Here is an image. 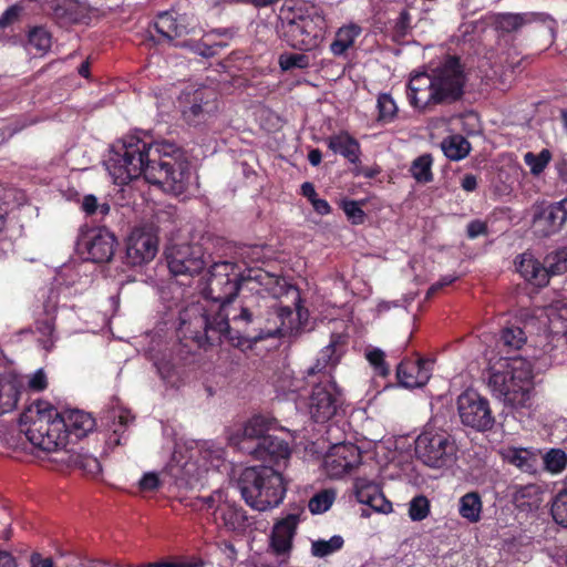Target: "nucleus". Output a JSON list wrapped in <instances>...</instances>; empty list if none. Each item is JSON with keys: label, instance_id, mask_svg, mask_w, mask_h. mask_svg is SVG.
<instances>
[{"label": "nucleus", "instance_id": "47", "mask_svg": "<svg viewBox=\"0 0 567 567\" xmlns=\"http://www.w3.org/2000/svg\"><path fill=\"white\" fill-rule=\"evenodd\" d=\"M551 159V153L544 148L538 154L527 152L524 155L525 164L530 168V173L535 176L544 172Z\"/></svg>", "mask_w": 567, "mask_h": 567}, {"label": "nucleus", "instance_id": "62", "mask_svg": "<svg viewBox=\"0 0 567 567\" xmlns=\"http://www.w3.org/2000/svg\"><path fill=\"white\" fill-rule=\"evenodd\" d=\"M208 32H216L215 34V41L225 43V48L229 47L231 40L234 39L236 34V30L234 28H216L212 29Z\"/></svg>", "mask_w": 567, "mask_h": 567}, {"label": "nucleus", "instance_id": "6", "mask_svg": "<svg viewBox=\"0 0 567 567\" xmlns=\"http://www.w3.org/2000/svg\"><path fill=\"white\" fill-rule=\"evenodd\" d=\"M243 281H246L245 276H241L236 264L230 261L216 262L210 267L205 289V297L212 303L197 302L190 306L202 308L204 317L209 320V326H213V319H216L217 315L229 313V305L237 297Z\"/></svg>", "mask_w": 567, "mask_h": 567}, {"label": "nucleus", "instance_id": "48", "mask_svg": "<svg viewBox=\"0 0 567 567\" xmlns=\"http://www.w3.org/2000/svg\"><path fill=\"white\" fill-rule=\"evenodd\" d=\"M545 468L553 473L558 474L567 466V454L560 449H551L544 455Z\"/></svg>", "mask_w": 567, "mask_h": 567}, {"label": "nucleus", "instance_id": "13", "mask_svg": "<svg viewBox=\"0 0 567 567\" xmlns=\"http://www.w3.org/2000/svg\"><path fill=\"white\" fill-rule=\"evenodd\" d=\"M343 404V395L334 380L324 375L312 388L308 400V410L311 419L317 423H324L337 415Z\"/></svg>", "mask_w": 567, "mask_h": 567}, {"label": "nucleus", "instance_id": "46", "mask_svg": "<svg viewBox=\"0 0 567 567\" xmlns=\"http://www.w3.org/2000/svg\"><path fill=\"white\" fill-rule=\"evenodd\" d=\"M35 330L41 334L40 342L47 351H51L54 347L55 324L54 319L45 317L35 321Z\"/></svg>", "mask_w": 567, "mask_h": 567}, {"label": "nucleus", "instance_id": "1", "mask_svg": "<svg viewBox=\"0 0 567 567\" xmlns=\"http://www.w3.org/2000/svg\"><path fill=\"white\" fill-rule=\"evenodd\" d=\"M106 169L117 185H127L141 176L163 190L183 194L188 185L190 163L173 142H146L131 135L112 145Z\"/></svg>", "mask_w": 567, "mask_h": 567}, {"label": "nucleus", "instance_id": "10", "mask_svg": "<svg viewBox=\"0 0 567 567\" xmlns=\"http://www.w3.org/2000/svg\"><path fill=\"white\" fill-rule=\"evenodd\" d=\"M178 106L188 125H200L217 112V93L208 86H186L178 96Z\"/></svg>", "mask_w": 567, "mask_h": 567}, {"label": "nucleus", "instance_id": "22", "mask_svg": "<svg viewBox=\"0 0 567 567\" xmlns=\"http://www.w3.org/2000/svg\"><path fill=\"white\" fill-rule=\"evenodd\" d=\"M245 279L246 281L256 282L275 299L291 295L292 303L301 302L299 290L295 286L288 284L287 280L281 276L271 274L261 268H255L248 269Z\"/></svg>", "mask_w": 567, "mask_h": 567}, {"label": "nucleus", "instance_id": "11", "mask_svg": "<svg viewBox=\"0 0 567 567\" xmlns=\"http://www.w3.org/2000/svg\"><path fill=\"white\" fill-rule=\"evenodd\" d=\"M308 310L300 303H293V308L277 301L264 316L262 340L267 338H281L296 334L301 329L303 317Z\"/></svg>", "mask_w": 567, "mask_h": 567}, {"label": "nucleus", "instance_id": "40", "mask_svg": "<svg viewBox=\"0 0 567 567\" xmlns=\"http://www.w3.org/2000/svg\"><path fill=\"white\" fill-rule=\"evenodd\" d=\"M433 157L431 154H422L416 157L410 167L412 177L421 184L431 183L434 178L432 173Z\"/></svg>", "mask_w": 567, "mask_h": 567}, {"label": "nucleus", "instance_id": "51", "mask_svg": "<svg viewBox=\"0 0 567 567\" xmlns=\"http://www.w3.org/2000/svg\"><path fill=\"white\" fill-rule=\"evenodd\" d=\"M279 65L282 71L309 68L310 59L303 53H282L279 56Z\"/></svg>", "mask_w": 567, "mask_h": 567}, {"label": "nucleus", "instance_id": "61", "mask_svg": "<svg viewBox=\"0 0 567 567\" xmlns=\"http://www.w3.org/2000/svg\"><path fill=\"white\" fill-rule=\"evenodd\" d=\"M140 489L145 492H153L159 488L161 480L156 473H146L140 480Z\"/></svg>", "mask_w": 567, "mask_h": 567}, {"label": "nucleus", "instance_id": "30", "mask_svg": "<svg viewBox=\"0 0 567 567\" xmlns=\"http://www.w3.org/2000/svg\"><path fill=\"white\" fill-rule=\"evenodd\" d=\"M515 266L522 277L537 287L548 285V272H546L544 262L536 259L530 252H523L515 259Z\"/></svg>", "mask_w": 567, "mask_h": 567}, {"label": "nucleus", "instance_id": "36", "mask_svg": "<svg viewBox=\"0 0 567 567\" xmlns=\"http://www.w3.org/2000/svg\"><path fill=\"white\" fill-rule=\"evenodd\" d=\"M21 389L22 385L18 379L0 374V415L17 408Z\"/></svg>", "mask_w": 567, "mask_h": 567}, {"label": "nucleus", "instance_id": "12", "mask_svg": "<svg viewBox=\"0 0 567 567\" xmlns=\"http://www.w3.org/2000/svg\"><path fill=\"white\" fill-rule=\"evenodd\" d=\"M165 259L171 275L190 279L206 268L205 250L199 244H172L166 247Z\"/></svg>", "mask_w": 567, "mask_h": 567}, {"label": "nucleus", "instance_id": "49", "mask_svg": "<svg viewBox=\"0 0 567 567\" xmlns=\"http://www.w3.org/2000/svg\"><path fill=\"white\" fill-rule=\"evenodd\" d=\"M216 32H206L202 40L196 44L195 52L205 58H212L225 49V43L215 41Z\"/></svg>", "mask_w": 567, "mask_h": 567}, {"label": "nucleus", "instance_id": "29", "mask_svg": "<svg viewBox=\"0 0 567 567\" xmlns=\"http://www.w3.org/2000/svg\"><path fill=\"white\" fill-rule=\"evenodd\" d=\"M61 416L65 424L63 432L66 434V445L85 437L95 427L93 416L81 410H68L61 412Z\"/></svg>", "mask_w": 567, "mask_h": 567}, {"label": "nucleus", "instance_id": "26", "mask_svg": "<svg viewBox=\"0 0 567 567\" xmlns=\"http://www.w3.org/2000/svg\"><path fill=\"white\" fill-rule=\"evenodd\" d=\"M269 423V420L262 415L252 416L243 429L230 435L229 444L244 453V445L254 447L255 444L257 445L261 441V437L268 435Z\"/></svg>", "mask_w": 567, "mask_h": 567}, {"label": "nucleus", "instance_id": "19", "mask_svg": "<svg viewBox=\"0 0 567 567\" xmlns=\"http://www.w3.org/2000/svg\"><path fill=\"white\" fill-rule=\"evenodd\" d=\"M566 223L567 198L538 206L534 213V228L540 237H550L558 234Z\"/></svg>", "mask_w": 567, "mask_h": 567}, {"label": "nucleus", "instance_id": "37", "mask_svg": "<svg viewBox=\"0 0 567 567\" xmlns=\"http://www.w3.org/2000/svg\"><path fill=\"white\" fill-rule=\"evenodd\" d=\"M505 460L524 473L535 474L537 472L538 456L528 449H509Z\"/></svg>", "mask_w": 567, "mask_h": 567}, {"label": "nucleus", "instance_id": "35", "mask_svg": "<svg viewBox=\"0 0 567 567\" xmlns=\"http://www.w3.org/2000/svg\"><path fill=\"white\" fill-rule=\"evenodd\" d=\"M355 495L360 503L367 504L379 512H386L391 504L384 498L377 484L365 480L355 482Z\"/></svg>", "mask_w": 567, "mask_h": 567}, {"label": "nucleus", "instance_id": "24", "mask_svg": "<svg viewBox=\"0 0 567 567\" xmlns=\"http://www.w3.org/2000/svg\"><path fill=\"white\" fill-rule=\"evenodd\" d=\"M299 523L300 513H289L274 524L270 546L277 555H286L291 551Z\"/></svg>", "mask_w": 567, "mask_h": 567}, {"label": "nucleus", "instance_id": "52", "mask_svg": "<svg viewBox=\"0 0 567 567\" xmlns=\"http://www.w3.org/2000/svg\"><path fill=\"white\" fill-rule=\"evenodd\" d=\"M28 42L39 52H47L52 44L51 34L43 27H34L29 31Z\"/></svg>", "mask_w": 567, "mask_h": 567}, {"label": "nucleus", "instance_id": "55", "mask_svg": "<svg viewBox=\"0 0 567 567\" xmlns=\"http://www.w3.org/2000/svg\"><path fill=\"white\" fill-rule=\"evenodd\" d=\"M542 488L537 484H527L520 486L515 493V499L520 502V505H536L540 501Z\"/></svg>", "mask_w": 567, "mask_h": 567}, {"label": "nucleus", "instance_id": "7", "mask_svg": "<svg viewBox=\"0 0 567 567\" xmlns=\"http://www.w3.org/2000/svg\"><path fill=\"white\" fill-rule=\"evenodd\" d=\"M328 21L316 7L298 9L282 23V38L292 49L312 51L326 39Z\"/></svg>", "mask_w": 567, "mask_h": 567}, {"label": "nucleus", "instance_id": "8", "mask_svg": "<svg viewBox=\"0 0 567 567\" xmlns=\"http://www.w3.org/2000/svg\"><path fill=\"white\" fill-rule=\"evenodd\" d=\"M414 445L416 460L431 468H449L457 460L456 441L444 429L425 425Z\"/></svg>", "mask_w": 567, "mask_h": 567}, {"label": "nucleus", "instance_id": "33", "mask_svg": "<svg viewBox=\"0 0 567 567\" xmlns=\"http://www.w3.org/2000/svg\"><path fill=\"white\" fill-rule=\"evenodd\" d=\"M327 146L334 154L342 155L351 164L360 162L361 146L358 140L347 131H341L326 140Z\"/></svg>", "mask_w": 567, "mask_h": 567}, {"label": "nucleus", "instance_id": "57", "mask_svg": "<svg viewBox=\"0 0 567 567\" xmlns=\"http://www.w3.org/2000/svg\"><path fill=\"white\" fill-rule=\"evenodd\" d=\"M333 499V493L329 491L320 492L310 498L309 509L312 514L324 513L331 507Z\"/></svg>", "mask_w": 567, "mask_h": 567}, {"label": "nucleus", "instance_id": "59", "mask_svg": "<svg viewBox=\"0 0 567 567\" xmlns=\"http://www.w3.org/2000/svg\"><path fill=\"white\" fill-rule=\"evenodd\" d=\"M48 388L47 374L42 369L35 371L28 380V389L33 392H42Z\"/></svg>", "mask_w": 567, "mask_h": 567}, {"label": "nucleus", "instance_id": "20", "mask_svg": "<svg viewBox=\"0 0 567 567\" xmlns=\"http://www.w3.org/2000/svg\"><path fill=\"white\" fill-rule=\"evenodd\" d=\"M243 447L244 453L251 455L256 460L264 461L272 467L280 466L281 462L286 466L291 455L289 443L270 434L261 437V441L257 445L255 444L254 447L251 445H244Z\"/></svg>", "mask_w": 567, "mask_h": 567}, {"label": "nucleus", "instance_id": "4", "mask_svg": "<svg viewBox=\"0 0 567 567\" xmlns=\"http://www.w3.org/2000/svg\"><path fill=\"white\" fill-rule=\"evenodd\" d=\"M238 488L246 504L258 512L278 507L287 493L281 472L269 465L246 467L238 478Z\"/></svg>", "mask_w": 567, "mask_h": 567}, {"label": "nucleus", "instance_id": "41", "mask_svg": "<svg viewBox=\"0 0 567 567\" xmlns=\"http://www.w3.org/2000/svg\"><path fill=\"white\" fill-rule=\"evenodd\" d=\"M544 266L548 272V279L567 272V247L547 254L544 258Z\"/></svg>", "mask_w": 567, "mask_h": 567}, {"label": "nucleus", "instance_id": "15", "mask_svg": "<svg viewBox=\"0 0 567 567\" xmlns=\"http://www.w3.org/2000/svg\"><path fill=\"white\" fill-rule=\"evenodd\" d=\"M433 74L420 72L412 74L406 84V97L410 105L421 114L433 112L439 106Z\"/></svg>", "mask_w": 567, "mask_h": 567}, {"label": "nucleus", "instance_id": "63", "mask_svg": "<svg viewBox=\"0 0 567 567\" xmlns=\"http://www.w3.org/2000/svg\"><path fill=\"white\" fill-rule=\"evenodd\" d=\"M457 278L452 275H447L442 277L437 282L433 284L426 293V297L430 298L434 296L436 292H439L442 288L447 287L452 285Z\"/></svg>", "mask_w": 567, "mask_h": 567}, {"label": "nucleus", "instance_id": "45", "mask_svg": "<svg viewBox=\"0 0 567 567\" xmlns=\"http://www.w3.org/2000/svg\"><path fill=\"white\" fill-rule=\"evenodd\" d=\"M498 342L503 348L518 350L526 342V334L519 327L504 328L501 332Z\"/></svg>", "mask_w": 567, "mask_h": 567}, {"label": "nucleus", "instance_id": "34", "mask_svg": "<svg viewBox=\"0 0 567 567\" xmlns=\"http://www.w3.org/2000/svg\"><path fill=\"white\" fill-rule=\"evenodd\" d=\"M338 341L332 339L318 354L316 363L308 370L309 374L320 373V380H324V375L333 380L331 372L340 362L341 353L338 352Z\"/></svg>", "mask_w": 567, "mask_h": 567}, {"label": "nucleus", "instance_id": "5", "mask_svg": "<svg viewBox=\"0 0 567 567\" xmlns=\"http://www.w3.org/2000/svg\"><path fill=\"white\" fill-rule=\"evenodd\" d=\"M61 412L51 403L38 400L24 409L20 415L21 431L37 449L52 452L66 446Z\"/></svg>", "mask_w": 567, "mask_h": 567}, {"label": "nucleus", "instance_id": "25", "mask_svg": "<svg viewBox=\"0 0 567 567\" xmlns=\"http://www.w3.org/2000/svg\"><path fill=\"white\" fill-rule=\"evenodd\" d=\"M115 236L105 228L92 229L85 237V248L93 262H109L115 251Z\"/></svg>", "mask_w": 567, "mask_h": 567}, {"label": "nucleus", "instance_id": "16", "mask_svg": "<svg viewBox=\"0 0 567 567\" xmlns=\"http://www.w3.org/2000/svg\"><path fill=\"white\" fill-rule=\"evenodd\" d=\"M360 449L353 443H339L330 447L323 458V466L331 478H340L361 464Z\"/></svg>", "mask_w": 567, "mask_h": 567}, {"label": "nucleus", "instance_id": "60", "mask_svg": "<svg viewBox=\"0 0 567 567\" xmlns=\"http://www.w3.org/2000/svg\"><path fill=\"white\" fill-rule=\"evenodd\" d=\"M488 234V226L486 221L481 219H473L467 224L466 236L468 239H475L480 236H486Z\"/></svg>", "mask_w": 567, "mask_h": 567}, {"label": "nucleus", "instance_id": "31", "mask_svg": "<svg viewBox=\"0 0 567 567\" xmlns=\"http://www.w3.org/2000/svg\"><path fill=\"white\" fill-rule=\"evenodd\" d=\"M154 28L159 34L158 41L172 42L188 33L185 19L176 17L169 11H164L156 16Z\"/></svg>", "mask_w": 567, "mask_h": 567}, {"label": "nucleus", "instance_id": "58", "mask_svg": "<svg viewBox=\"0 0 567 567\" xmlns=\"http://www.w3.org/2000/svg\"><path fill=\"white\" fill-rule=\"evenodd\" d=\"M341 207L352 225H362L364 223L367 215L358 202L346 199L342 202Z\"/></svg>", "mask_w": 567, "mask_h": 567}, {"label": "nucleus", "instance_id": "32", "mask_svg": "<svg viewBox=\"0 0 567 567\" xmlns=\"http://www.w3.org/2000/svg\"><path fill=\"white\" fill-rule=\"evenodd\" d=\"M362 28L355 23L340 27L329 45V51L334 58L347 59L349 51L354 48L355 40L361 35Z\"/></svg>", "mask_w": 567, "mask_h": 567}, {"label": "nucleus", "instance_id": "50", "mask_svg": "<svg viewBox=\"0 0 567 567\" xmlns=\"http://www.w3.org/2000/svg\"><path fill=\"white\" fill-rule=\"evenodd\" d=\"M365 358L377 375L386 378L390 374V365L385 361V353L381 349L373 348L368 350Z\"/></svg>", "mask_w": 567, "mask_h": 567}, {"label": "nucleus", "instance_id": "38", "mask_svg": "<svg viewBox=\"0 0 567 567\" xmlns=\"http://www.w3.org/2000/svg\"><path fill=\"white\" fill-rule=\"evenodd\" d=\"M483 502L478 492H468L458 501V514L471 524L482 518Z\"/></svg>", "mask_w": 567, "mask_h": 567}, {"label": "nucleus", "instance_id": "64", "mask_svg": "<svg viewBox=\"0 0 567 567\" xmlns=\"http://www.w3.org/2000/svg\"><path fill=\"white\" fill-rule=\"evenodd\" d=\"M127 567H189L185 563L177 561H154L146 564H130Z\"/></svg>", "mask_w": 567, "mask_h": 567}, {"label": "nucleus", "instance_id": "56", "mask_svg": "<svg viewBox=\"0 0 567 567\" xmlns=\"http://www.w3.org/2000/svg\"><path fill=\"white\" fill-rule=\"evenodd\" d=\"M430 513V502L423 496L419 495L412 498L409 507V516L414 522L423 520Z\"/></svg>", "mask_w": 567, "mask_h": 567}, {"label": "nucleus", "instance_id": "9", "mask_svg": "<svg viewBox=\"0 0 567 567\" xmlns=\"http://www.w3.org/2000/svg\"><path fill=\"white\" fill-rule=\"evenodd\" d=\"M432 74L439 105L453 104L463 97L466 75L458 56L447 55Z\"/></svg>", "mask_w": 567, "mask_h": 567}, {"label": "nucleus", "instance_id": "14", "mask_svg": "<svg viewBox=\"0 0 567 567\" xmlns=\"http://www.w3.org/2000/svg\"><path fill=\"white\" fill-rule=\"evenodd\" d=\"M457 411L462 424L478 432L489 431L495 424L489 401L474 390H465L458 395Z\"/></svg>", "mask_w": 567, "mask_h": 567}, {"label": "nucleus", "instance_id": "3", "mask_svg": "<svg viewBox=\"0 0 567 567\" xmlns=\"http://www.w3.org/2000/svg\"><path fill=\"white\" fill-rule=\"evenodd\" d=\"M488 388L504 405L526 408L534 390L530 362L520 357L502 358L489 368Z\"/></svg>", "mask_w": 567, "mask_h": 567}, {"label": "nucleus", "instance_id": "18", "mask_svg": "<svg viewBox=\"0 0 567 567\" xmlns=\"http://www.w3.org/2000/svg\"><path fill=\"white\" fill-rule=\"evenodd\" d=\"M48 13L61 28L89 24L91 21L90 7L79 0H51L47 4Z\"/></svg>", "mask_w": 567, "mask_h": 567}, {"label": "nucleus", "instance_id": "43", "mask_svg": "<svg viewBox=\"0 0 567 567\" xmlns=\"http://www.w3.org/2000/svg\"><path fill=\"white\" fill-rule=\"evenodd\" d=\"M378 121L392 123L398 116V105L390 93H380L377 100Z\"/></svg>", "mask_w": 567, "mask_h": 567}, {"label": "nucleus", "instance_id": "53", "mask_svg": "<svg viewBox=\"0 0 567 567\" xmlns=\"http://www.w3.org/2000/svg\"><path fill=\"white\" fill-rule=\"evenodd\" d=\"M550 512L558 525L567 527V489L560 491L555 496Z\"/></svg>", "mask_w": 567, "mask_h": 567}, {"label": "nucleus", "instance_id": "27", "mask_svg": "<svg viewBox=\"0 0 567 567\" xmlns=\"http://www.w3.org/2000/svg\"><path fill=\"white\" fill-rule=\"evenodd\" d=\"M269 423V420L262 415L252 416L243 429L230 435L229 444L244 453V445L254 447L255 444L257 445L261 441V437L268 435Z\"/></svg>", "mask_w": 567, "mask_h": 567}, {"label": "nucleus", "instance_id": "39", "mask_svg": "<svg viewBox=\"0 0 567 567\" xmlns=\"http://www.w3.org/2000/svg\"><path fill=\"white\" fill-rule=\"evenodd\" d=\"M442 151L449 159L461 161L468 155L471 144L464 136L454 134L443 140Z\"/></svg>", "mask_w": 567, "mask_h": 567}, {"label": "nucleus", "instance_id": "2", "mask_svg": "<svg viewBox=\"0 0 567 567\" xmlns=\"http://www.w3.org/2000/svg\"><path fill=\"white\" fill-rule=\"evenodd\" d=\"M204 310L197 306H187L179 313L178 333L206 349L227 341L239 349L251 348L262 340L264 316L256 315L247 307H241L239 313L217 315L213 326L204 317Z\"/></svg>", "mask_w": 567, "mask_h": 567}, {"label": "nucleus", "instance_id": "44", "mask_svg": "<svg viewBox=\"0 0 567 567\" xmlns=\"http://www.w3.org/2000/svg\"><path fill=\"white\" fill-rule=\"evenodd\" d=\"M344 540L340 535L332 536L329 540L318 539L311 544V554L315 557L323 558L343 547Z\"/></svg>", "mask_w": 567, "mask_h": 567}, {"label": "nucleus", "instance_id": "42", "mask_svg": "<svg viewBox=\"0 0 567 567\" xmlns=\"http://www.w3.org/2000/svg\"><path fill=\"white\" fill-rule=\"evenodd\" d=\"M533 13H499L497 17L498 28L507 33L517 31L524 24L532 22Z\"/></svg>", "mask_w": 567, "mask_h": 567}, {"label": "nucleus", "instance_id": "23", "mask_svg": "<svg viewBox=\"0 0 567 567\" xmlns=\"http://www.w3.org/2000/svg\"><path fill=\"white\" fill-rule=\"evenodd\" d=\"M215 519L220 520L227 532L236 535H245L255 524V517L248 515L243 506L229 502L218 504Z\"/></svg>", "mask_w": 567, "mask_h": 567}, {"label": "nucleus", "instance_id": "21", "mask_svg": "<svg viewBox=\"0 0 567 567\" xmlns=\"http://www.w3.org/2000/svg\"><path fill=\"white\" fill-rule=\"evenodd\" d=\"M245 279L246 281L256 282L275 299L291 295L292 303L301 302L299 290L295 286L288 284L287 280L281 276L271 274L261 268H255L248 269Z\"/></svg>", "mask_w": 567, "mask_h": 567}, {"label": "nucleus", "instance_id": "54", "mask_svg": "<svg viewBox=\"0 0 567 567\" xmlns=\"http://www.w3.org/2000/svg\"><path fill=\"white\" fill-rule=\"evenodd\" d=\"M411 21V13L409 10L403 9L394 21L392 30V38L394 41L401 42L406 38L412 30Z\"/></svg>", "mask_w": 567, "mask_h": 567}, {"label": "nucleus", "instance_id": "28", "mask_svg": "<svg viewBox=\"0 0 567 567\" xmlns=\"http://www.w3.org/2000/svg\"><path fill=\"white\" fill-rule=\"evenodd\" d=\"M431 373L422 359H404L396 367V379L406 389L421 388L427 383Z\"/></svg>", "mask_w": 567, "mask_h": 567}, {"label": "nucleus", "instance_id": "17", "mask_svg": "<svg viewBox=\"0 0 567 567\" xmlns=\"http://www.w3.org/2000/svg\"><path fill=\"white\" fill-rule=\"evenodd\" d=\"M158 251V239L151 229L135 228L127 238L126 262L133 267L152 261Z\"/></svg>", "mask_w": 567, "mask_h": 567}]
</instances>
